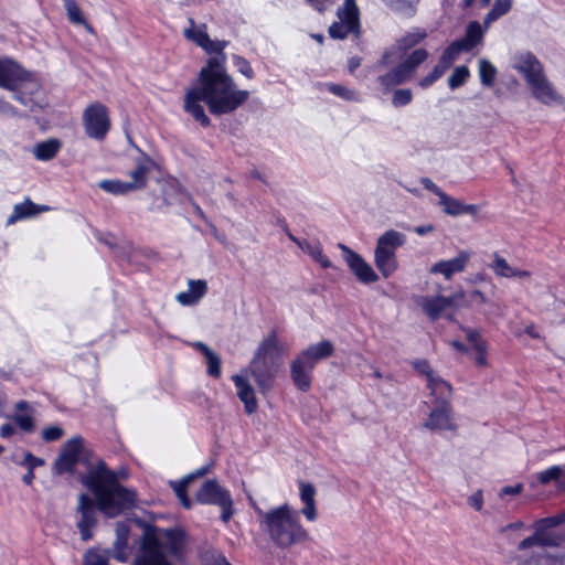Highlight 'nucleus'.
I'll return each mask as SVG.
<instances>
[{
  "instance_id": "nucleus-1",
  "label": "nucleus",
  "mask_w": 565,
  "mask_h": 565,
  "mask_svg": "<svg viewBox=\"0 0 565 565\" xmlns=\"http://www.w3.org/2000/svg\"><path fill=\"white\" fill-rule=\"evenodd\" d=\"M226 46L227 41L209 39L202 49L209 54L215 53L216 56L207 60L184 96V110L203 127H209L211 120L202 102L212 115L221 116L235 111L249 97L248 90L236 88L234 79L226 72V55L223 52Z\"/></svg>"
},
{
  "instance_id": "nucleus-2",
  "label": "nucleus",
  "mask_w": 565,
  "mask_h": 565,
  "mask_svg": "<svg viewBox=\"0 0 565 565\" xmlns=\"http://www.w3.org/2000/svg\"><path fill=\"white\" fill-rule=\"evenodd\" d=\"M61 451L86 466L87 471L79 481L94 494L97 509L103 514L115 518L135 507V490L121 486L116 472L108 469L104 460L90 461V451L85 449L83 437L77 435L70 438Z\"/></svg>"
},
{
  "instance_id": "nucleus-3",
  "label": "nucleus",
  "mask_w": 565,
  "mask_h": 565,
  "mask_svg": "<svg viewBox=\"0 0 565 565\" xmlns=\"http://www.w3.org/2000/svg\"><path fill=\"white\" fill-rule=\"evenodd\" d=\"M299 497L303 503L300 513L307 521L313 522L318 518L316 508V488L309 482H299ZM260 530L278 548L285 550L305 543L309 539L308 531L302 526L299 512L285 503L267 511L259 507L254 508Z\"/></svg>"
},
{
  "instance_id": "nucleus-4",
  "label": "nucleus",
  "mask_w": 565,
  "mask_h": 565,
  "mask_svg": "<svg viewBox=\"0 0 565 565\" xmlns=\"http://www.w3.org/2000/svg\"><path fill=\"white\" fill-rule=\"evenodd\" d=\"M402 55L399 49L392 47L386 50L381 58L373 65V70L379 73L391 66L386 72L379 74L376 78L384 94L390 93L398 85L409 82L417 67L427 60L428 52L425 49H417L404 61H401Z\"/></svg>"
},
{
  "instance_id": "nucleus-5",
  "label": "nucleus",
  "mask_w": 565,
  "mask_h": 565,
  "mask_svg": "<svg viewBox=\"0 0 565 565\" xmlns=\"http://www.w3.org/2000/svg\"><path fill=\"white\" fill-rule=\"evenodd\" d=\"M333 352L334 345L329 340H322L302 350L290 364V376L295 386L302 392L309 391L315 366L330 358Z\"/></svg>"
},
{
  "instance_id": "nucleus-6",
  "label": "nucleus",
  "mask_w": 565,
  "mask_h": 565,
  "mask_svg": "<svg viewBox=\"0 0 565 565\" xmlns=\"http://www.w3.org/2000/svg\"><path fill=\"white\" fill-rule=\"evenodd\" d=\"M273 353H279V343L275 331L259 343L248 367L241 371V374L246 375L247 379L248 375L254 379L262 393L271 388L277 372L273 363L267 360V356Z\"/></svg>"
},
{
  "instance_id": "nucleus-7",
  "label": "nucleus",
  "mask_w": 565,
  "mask_h": 565,
  "mask_svg": "<svg viewBox=\"0 0 565 565\" xmlns=\"http://www.w3.org/2000/svg\"><path fill=\"white\" fill-rule=\"evenodd\" d=\"M406 243V235L388 230L381 234L374 249V264L384 278L391 277L398 268L396 250Z\"/></svg>"
},
{
  "instance_id": "nucleus-8",
  "label": "nucleus",
  "mask_w": 565,
  "mask_h": 565,
  "mask_svg": "<svg viewBox=\"0 0 565 565\" xmlns=\"http://www.w3.org/2000/svg\"><path fill=\"white\" fill-rule=\"evenodd\" d=\"M148 532H151L156 537L160 539L158 548L170 565H174V561L179 562L183 559L186 543L185 534L180 527L162 529L146 524L143 534Z\"/></svg>"
},
{
  "instance_id": "nucleus-9",
  "label": "nucleus",
  "mask_w": 565,
  "mask_h": 565,
  "mask_svg": "<svg viewBox=\"0 0 565 565\" xmlns=\"http://www.w3.org/2000/svg\"><path fill=\"white\" fill-rule=\"evenodd\" d=\"M196 501L202 504H213L221 508V520L227 523L234 514L233 500L230 492L221 487L216 480L205 481L195 494Z\"/></svg>"
},
{
  "instance_id": "nucleus-10",
  "label": "nucleus",
  "mask_w": 565,
  "mask_h": 565,
  "mask_svg": "<svg viewBox=\"0 0 565 565\" xmlns=\"http://www.w3.org/2000/svg\"><path fill=\"white\" fill-rule=\"evenodd\" d=\"M563 522L562 516H548L537 520L534 523L533 535L522 540L519 545V551L527 550L532 546H558L562 537L553 532V529Z\"/></svg>"
},
{
  "instance_id": "nucleus-11",
  "label": "nucleus",
  "mask_w": 565,
  "mask_h": 565,
  "mask_svg": "<svg viewBox=\"0 0 565 565\" xmlns=\"http://www.w3.org/2000/svg\"><path fill=\"white\" fill-rule=\"evenodd\" d=\"M338 21L329 28V34L332 39L343 40L349 34L358 36L360 34V11L355 0H344L343 6L338 9Z\"/></svg>"
},
{
  "instance_id": "nucleus-12",
  "label": "nucleus",
  "mask_w": 565,
  "mask_h": 565,
  "mask_svg": "<svg viewBox=\"0 0 565 565\" xmlns=\"http://www.w3.org/2000/svg\"><path fill=\"white\" fill-rule=\"evenodd\" d=\"M83 125L87 137L104 140L110 129L107 107L99 102L88 105L83 111Z\"/></svg>"
},
{
  "instance_id": "nucleus-13",
  "label": "nucleus",
  "mask_w": 565,
  "mask_h": 565,
  "mask_svg": "<svg viewBox=\"0 0 565 565\" xmlns=\"http://www.w3.org/2000/svg\"><path fill=\"white\" fill-rule=\"evenodd\" d=\"M338 246L342 252L347 265L361 282L372 284L379 280L377 274L360 254L342 243Z\"/></svg>"
},
{
  "instance_id": "nucleus-14",
  "label": "nucleus",
  "mask_w": 565,
  "mask_h": 565,
  "mask_svg": "<svg viewBox=\"0 0 565 565\" xmlns=\"http://www.w3.org/2000/svg\"><path fill=\"white\" fill-rule=\"evenodd\" d=\"M159 540L151 532L142 534L132 565H170L158 548Z\"/></svg>"
},
{
  "instance_id": "nucleus-15",
  "label": "nucleus",
  "mask_w": 565,
  "mask_h": 565,
  "mask_svg": "<svg viewBox=\"0 0 565 565\" xmlns=\"http://www.w3.org/2000/svg\"><path fill=\"white\" fill-rule=\"evenodd\" d=\"M513 68L524 77L527 86L545 75L543 64L531 52L518 54L514 57Z\"/></svg>"
},
{
  "instance_id": "nucleus-16",
  "label": "nucleus",
  "mask_w": 565,
  "mask_h": 565,
  "mask_svg": "<svg viewBox=\"0 0 565 565\" xmlns=\"http://www.w3.org/2000/svg\"><path fill=\"white\" fill-rule=\"evenodd\" d=\"M423 426L431 431H456L452 406H433Z\"/></svg>"
},
{
  "instance_id": "nucleus-17",
  "label": "nucleus",
  "mask_w": 565,
  "mask_h": 565,
  "mask_svg": "<svg viewBox=\"0 0 565 565\" xmlns=\"http://www.w3.org/2000/svg\"><path fill=\"white\" fill-rule=\"evenodd\" d=\"M77 512L81 514V520L77 522V527L83 541L92 539V529L96 525V507L93 499L86 494L78 495Z\"/></svg>"
},
{
  "instance_id": "nucleus-18",
  "label": "nucleus",
  "mask_w": 565,
  "mask_h": 565,
  "mask_svg": "<svg viewBox=\"0 0 565 565\" xmlns=\"http://www.w3.org/2000/svg\"><path fill=\"white\" fill-rule=\"evenodd\" d=\"M31 74L23 70L15 61L0 58V87L15 90L19 83L28 81Z\"/></svg>"
},
{
  "instance_id": "nucleus-19",
  "label": "nucleus",
  "mask_w": 565,
  "mask_h": 565,
  "mask_svg": "<svg viewBox=\"0 0 565 565\" xmlns=\"http://www.w3.org/2000/svg\"><path fill=\"white\" fill-rule=\"evenodd\" d=\"M529 88L531 89L533 97L546 106L558 105L563 103L562 95L556 90L546 75L529 85Z\"/></svg>"
},
{
  "instance_id": "nucleus-20",
  "label": "nucleus",
  "mask_w": 565,
  "mask_h": 565,
  "mask_svg": "<svg viewBox=\"0 0 565 565\" xmlns=\"http://www.w3.org/2000/svg\"><path fill=\"white\" fill-rule=\"evenodd\" d=\"M282 226L284 232L288 236V238L294 242L299 248L306 252L308 255L312 257V259L320 264L322 268H330L332 266L330 259L323 254L322 246L319 242H308L305 239H299L296 237L287 226L285 220L279 221Z\"/></svg>"
},
{
  "instance_id": "nucleus-21",
  "label": "nucleus",
  "mask_w": 565,
  "mask_h": 565,
  "mask_svg": "<svg viewBox=\"0 0 565 565\" xmlns=\"http://www.w3.org/2000/svg\"><path fill=\"white\" fill-rule=\"evenodd\" d=\"M232 381L236 387V393L241 402L244 404L245 412L250 415L257 411L258 404L255 390L244 374L232 375Z\"/></svg>"
},
{
  "instance_id": "nucleus-22",
  "label": "nucleus",
  "mask_w": 565,
  "mask_h": 565,
  "mask_svg": "<svg viewBox=\"0 0 565 565\" xmlns=\"http://www.w3.org/2000/svg\"><path fill=\"white\" fill-rule=\"evenodd\" d=\"M470 253L466 250H461L458 255L448 260H440L431 266V274H440L446 279H450L452 275L462 273L466 269V266L469 262Z\"/></svg>"
},
{
  "instance_id": "nucleus-23",
  "label": "nucleus",
  "mask_w": 565,
  "mask_h": 565,
  "mask_svg": "<svg viewBox=\"0 0 565 565\" xmlns=\"http://www.w3.org/2000/svg\"><path fill=\"white\" fill-rule=\"evenodd\" d=\"M426 386L429 390L433 406H451L452 387L447 381L437 375Z\"/></svg>"
},
{
  "instance_id": "nucleus-24",
  "label": "nucleus",
  "mask_w": 565,
  "mask_h": 565,
  "mask_svg": "<svg viewBox=\"0 0 565 565\" xmlns=\"http://www.w3.org/2000/svg\"><path fill=\"white\" fill-rule=\"evenodd\" d=\"M452 303L450 298L437 296V297H422L418 305L423 311L431 319L437 320L441 312L450 307Z\"/></svg>"
},
{
  "instance_id": "nucleus-25",
  "label": "nucleus",
  "mask_w": 565,
  "mask_h": 565,
  "mask_svg": "<svg viewBox=\"0 0 565 565\" xmlns=\"http://www.w3.org/2000/svg\"><path fill=\"white\" fill-rule=\"evenodd\" d=\"M152 164L153 161L149 157H145L137 162L136 168L129 173L132 179L129 184L134 191L141 190L147 185V178Z\"/></svg>"
},
{
  "instance_id": "nucleus-26",
  "label": "nucleus",
  "mask_w": 565,
  "mask_h": 565,
  "mask_svg": "<svg viewBox=\"0 0 565 565\" xmlns=\"http://www.w3.org/2000/svg\"><path fill=\"white\" fill-rule=\"evenodd\" d=\"M482 39L483 30L480 23L478 21H471L466 29L465 35L460 40H457V42L465 52H470L482 42Z\"/></svg>"
},
{
  "instance_id": "nucleus-27",
  "label": "nucleus",
  "mask_w": 565,
  "mask_h": 565,
  "mask_svg": "<svg viewBox=\"0 0 565 565\" xmlns=\"http://www.w3.org/2000/svg\"><path fill=\"white\" fill-rule=\"evenodd\" d=\"M192 347L204 355L207 364V374L214 379H218L222 373L220 356L201 341L194 342Z\"/></svg>"
},
{
  "instance_id": "nucleus-28",
  "label": "nucleus",
  "mask_w": 565,
  "mask_h": 565,
  "mask_svg": "<svg viewBox=\"0 0 565 565\" xmlns=\"http://www.w3.org/2000/svg\"><path fill=\"white\" fill-rule=\"evenodd\" d=\"M207 470H209L207 466L203 467V468L196 470L195 473H190V475L185 476L182 480L172 482L173 490H174L177 497L179 498V500L181 501L182 505L185 509H190L191 508V501H190V499L186 495V487H188V484L194 478L204 476L207 472Z\"/></svg>"
},
{
  "instance_id": "nucleus-29",
  "label": "nucleus",
  "mask_w": 565,
  "mask_h": 565,
  "mask_svg": "<svg viewBox=\"0 0 565 565\" xmlns=\"http://www.w3.org/2000/svg\"><path fill=\"white\" fill-rule=\"evenodd\" d=\"M97 186L113 195H125L130 192H134L132 186L127 181H121L118 179H105L100 180L97 183Z\"/></svg>"
},
{
  "instance_id": "nucleus-30",
  "label": "nucleus",
  "mask_w": 565,
  "mask_h": 565,
  "mask_svg": "<svg viewBox=\"0 0 565 565\" xmlns=\"http://www.w3.org/2000/svg\"><path fill=\"white\" fill-rule=\"evenodd\" d=\"M61 148V142L56 139H50L35 146L33 153L38 160L47 161L56 156Z\"/></svg>"
},
{
  "instance_id": "nucleus-31",
  "label": "nucleus",
  "mask_w": 565,
  "mask_h": 565,
  "mask_svg": "<svg viewBox=\"0 0 565 565\" xmlns=\"http://www.w3.org/2000/svg\"><path fill=\"white\" fill-rule=\"evenodd\" d=\"M40 213L38 205L26 199L24 202L15 204L12 214L8 218V223L12 224L19 220L34 216Z\"/></svg>"
},
{
  "instance_id": "nucleus-32",
  "label": "nucleus",
  "mask_w": 565,
  "mask_h": 565,
  "mask_svg": "<svg viewBox=\"0 0 565 565\" xmlns=\"http://www.w3.org/2000/svg\"><path fill=\"white\" fill-rule=\"evenodd\" d=\"M497 73V67L490 61L486 58H481L479 61V77L483 86H493Z\"/></svg>"
},
{
  "instance_id": "nucleus-33",
  "label": "nucleus",
  "mask_w": 565,
  "mask_h": 565,
  "mask_svg": "<svg viewBox=\"0 0 565 565\" xmlns=\"http://www.w3.org/2000/svg\"><path fill=\"white\" fill-rule=\"evenodd\" d=\"M77 463L78 462L75 461L73 458L60 451L57 458L54 461L53 471L56 475H73Z\"/></svg>"
},
{
  "instance_id": "nucleus-34",
  "label": "nucleus",
  "mask_w": 565,
  "mask_h": 565,
  "mask_svg": "<svg viewBox=\"0 0 565 565\" xmlns=\"http://www.w3.org/2000/svg\"><path fill=\"white\" fill-rule=\"evenodd\" d=\"M529 565H565V553L564 554H537L531 556L527 561Z\"/></svg>"
},
{
  "instance_id": "nucleus-35",
  "label": "nucleus",
  "mask_w": 565,
  "mask_h": 565,
  "mask_svg": "<svg viewBox=\"0 0 565 565\" xmlns=\"http://www.w3.org/2000/svg\"><path fill=\"white\" fill-rule=\"evenodd\" d=\"M490 268L499 277L512 278L514 277V268L509 265L505 258L501 257L498 253L493 254V262Z\"/></svg>"
},
{
  "instance_id": "nucleus-36",
  "label": "nucleus",
  "mask_w": 565,
  "mask_h": 565,
  "mask_svg": "<svg viewBox=\"0 0 565 565\" xmlns=\"http://www.w3.org/2000/svg\"><path fill=\"white\" fill-rule=\"evenodd\" d=\"M327 89L333 95L348 100V102H360V95L354 90L347 86L340 84L329 83L326 84Z\"/></svg>"
},
{
  "instance_id": "nucleus-37",
  "label": "nucleus",
  "mask_w": 565,
  "mask_h": 565,
  "mask_svg": "<svg viewBox=\"0 0 565 565\" xmlns=\"http://www.w3.org/2000/svg\"><path fill=\"white\" fill-rule=\"evenodd\" d=\"M66 10L68 20L75 24H85L87 30H92L83 18L82 10L75 0H62Z\"/></svg>"
},
{
  "instance_id": "nucleus-38",
  "label": "nucleus",
  "mask_w": 565,
  "mask_h": 565,
  "mask_svg": "<svg viewBox=\"0 0 565 565\" xmlns=\"http://www.w3.org/2000/svg\"><path fill=\"white\" fill-rule=\"evenodd\" d=\"M462 203L447 193L439 199V205L443 206L444 212L451 216L462 215Z\"/></svg>"
},
{
  "instance_id": "nucleus-39",
  "label": "nucleus",
  "mask_w": 565,
  "mask_h": 565,
  "mask_svg": "<svg viewBox=\"0 0 565 565\" xmlns=\"http://www.w3.org/2000/svg\"><path fill=\"white\" fill-rule=\"evenodd\" d=\"M470 77V71L466 65L457 66L448 77V86L456 89L462 86Z\"/></svg>"
},
{
  "instance_id": "nucleus-40",
  "label": "nucleus",
  "mask_w": 565,
  "mask_h": 565,
  "mask_svg": "<svg viewBox=\"0 0 565 565\" xmlns=\"http://www.w3.org/2000/svg\"><path fill=\"white\" fill-rule=\"evenodd\" d=\"M413 100V92L409 88H397L392 94V105L396 108L404 107Z\"/></svg>"
},
{
  "instance_id": "nucleus-41",
  "label": "nucleus",
  "mask_w": 565,
  "mask_h": 565,
  "mask_svg": "<svg viewBox=\"0 0 565 565\" xmlns=\"http://www.w3.org/2000/svg\"><path fill=\"white\" fill-rule=\"evenodd\" d=\"M188 290L193 295V298H195L196 303L205 296L207 291V284L203 279H190L188 281Z\"/></svg>"
},
{
  "instance_id": "nucleus-42",
  "label": "nucleus",
  "mask_w": 565,
  "mask_h": 565,
  "mask_svg": "<svg viewBox=\"0 0 565 565\" xmlns=\"http://www.w3.org/2000/svg\"><path fill=\"white\" fill-rule=\"evenodd\" d=\"M563 473V469L559 466H552L537 473V480L542 484H547L552 481L559 479Z\"/></svg>"
},
{
  "instance_id": "nucleus-43",
  "label": "nucleus",
  "mask_w": 565,
  "mask_h": 565,
  "mask_svg": "<svg viewBox=\"0 0 565 565\" xmlns=\"http://www.w3.org/2000/svg\"><path fill=\"white\" fill-rule=\"evenodd\" d=\"M413 367L420 374L425 375L426 382L428 383L431 379L438 374L431 369L429 362L425 359L415 360L412 362Z\"/></svg>"
},
{
  "instance_id": "nucleus-44",
  "label": "nucleus",
  "mask_w": 565,
  "mask_h": 565,
  "mask_svg": "<svg viewBox=\"0 0 565 565\" xmlns=\"http://www.w3.org/2000/svg\"><path fill=\"white\" fill-rule=\"evenodd\" d=\"M12 418L21 430L26 433L34 430V419L31 414H14Z\"/></svg>"
},
{
  "instance_id": "nucleus-45",
  "label": "nucleus",
  "mask_w": 565,
  "mask_h": 565,
  "mask_svg": "<svg viewBox=\"0 0 565 565\" xmlns=\"http://www.w3.org/2000/svg\"><path fill=\"white\" fill-rule=\"evenodd\" d=\"M64 429L61 426L56 425L45 427L42 430L41 437L45 443H52L60 440L64 436Z\"/></svg>"
},
{
  "instance_id": "nucleus-46",
  "label": "nucleus",
  "mask_w": 565,
  "mask_h": 565,
  "mask_svg": "<svg viewBox=\"0 0 565 565\" xmlns=\"http://www.w3.org/2000/svg\"><path fill=\"white\" fill-rule=\"evenodd\" d=\"M232 58L235 67L241 74H243L248 79L254 77L253 67L246 58L239 55H233Z\"/></svg>"
},
{
  "instance_id": "nucleus-47",
  "label": "nucleus",
  "mask_w": 565,
  "mask_h": 565,
  "mask_svg": "<svg viewBox=\"0 0 565 565\" xmlns=\"http://www.w3.org/2000/svg\"><path fill=\"white\" fill-rule=\"evenodd\" d=\"M17 465L25 467L29 470H34L45 463L44 459L35 457L33 454L26 451L23 455V459L15 461Z\"/></svg>"
},
{
  "instance_id": "nucleus-48",
  "label": "nucleus",
  "mask_w": 565,
  "mask_h": 565,
  "mask_svg": "<svg viewBox=\"0 0 565 565\" xmlns=\"http://www.w3.org/2000/svg\"><path fill=\"white\" fill-rule=\"evenodd\" d=\"M184 34L188 39L194 41L199 46H205V43L209 41L210 36L205 31L186 29Z\"/></svg>"
},
{
  "instance_id": "nucleus-49",
  "label": "nucleus",
  "mask_w": 565,
  "mask_h": 565,
  "mask_svg": "<svg viewBox=\"0 0 565 565\" xmlns=\"http://www.w3.org/2000/svg\"><path fill=\"white\" fill-rule=\"evenodd\" d=\"M425 38H426L425 31H416V32L409 33L401 40V47H403L404 50L409 49V47L416 45L417 43H419Z\"/></svg>"
},
{
  "instance_id": "nucleus-50",
  "label": "nucleus",
  "mask_w": 565,
  "mask_h": 565,
  "mask_svg": "<svg viewBox=\"0 0 565 565\" xmlns=\"http://www.w3.org/2000/svg\"><path fill=\"white\" fill-rule=\"evenodd\" d=\"M466 338L471 343L473 349H487V343L482 340L481 334L475 329H465Z\"/></svg>"
},
{
  "instance_id": "nucleus-51",
  "label": "nucleus",
  "mask_w": 565,
  "mask_h": 565,
  "mask_svg": "<svg viewBox=\"0 0 565 565\" xmlns=\"http://www.w3.org/2000/svg\"><path fill=\"white\" fill-rule=\"evenodd\" d=\"M461 52L465 51L461 49L457 41H454L444 50L441 55L454 63Z\"/></svg>"
},
{
  "instance_id": "nucleus-52",
  "label": "nucleus",
  "mask_w": 565,
  "mask_h": 565,
  "mask_svg": "<svg viewBox=\"0 0 565 565\" xmlns=\"http://www.w3.org/2000/svg\"><path fill=\"white\" fill-rule=\"evenodd\" d=\"M387 6L399 12H409L413 10V3L411 0H384Z\"/></svg>"
},
{
  "instance_id": "nucleus-53",
  "label": "nucleus",
  "mask_w": 565,
  "mask_h": 565,
  "mask_svg": "<svg viewBox=\"0 0 565 565\" xmlns=\"http://www.w3.org/2000/svg\"><path fill=\"white\" fill-rule=\"evenodd\" d=\"M444 74L441 72H439L437 68H433V71L424 76L419 82H418V85L423 88V89H426L428 87H430L435 82H437Z\"/></svg>"
},
{
  "instance_id": "nucleus-54",
  "label": "nucleus",
  "mask_w": 565,
  "mask_h": 565,
  "mask_svg": "<svg viewBox=\"0 0 565 565\" xmlns=\"http://www.w3.org/2000/svg\"><path fill=\"white\" fill-rule=\"evenodd\" d=\"M129 556L128 544L125 546L122 543H115L113 557L118 562H126Z\"/></svg>"
},
{
  "instance_id": "nucleus-55",
  "label": "nucleus",
  "mask_w": 565,
  "mask_h": 565,
  "mask_svg": "<svg viewBox=\"0 0 565 565\" xmlns=\"http://www.w3.org/2000/svg\"><path fill=\"white\" fill-rule=\"evenodd\" d=\"M468 504L476 511H481L483 507L482 490H478L468 498Z\"/></svg>"
},
{
  "instance_id": "nucleus-56",
  "label": "nucleus",
  "mask_w": 565,
  "mask_h": 565,
  "mask_svg": "<svg viewBox=\"0 0 565 565\" xmlns=\"http://www.w3.org/2000/svg\"><path fill=\"white\" fill-rule=\"evenodd\" d=\"M420 183L424 185L426 190L437 195L439 199L441 195L445 194V192L429 178H422Z\"/></svg>"
},
{
  "instance_id": "nucleus-57",
  "label": "nucleus",
  "mask_w": 565,
  "mask_h": 565,
  "mask_svg": "<svg viewBox=\"0 0 565 565\" xmlns=\"http://www.w3.org/2000/svg\"><path fill=\"white\" fill-rule=\"evenodd\" d=\"M512 3V0H494L492 9L502 17L511 10Z\"/></svg>"
},
{
  "instance_id": "nucleus-58",
  "label": "nucleus",
  "mask_w": 565,
  "mask_h": 565,
  "mask_svg": "<svg viewBox=\"0 0 565 565\" xmlns=\"http://www.w3.org/2000/svg\"><path fill=\"white\" fill-rule=\"evenodd\" d=\"M175 299L182 306H193L196 303L195 298H193V295L189 290L179 292Z\"/></svg>"
},
{
  "instance_id": "nucleus-59",
  "label": "nucleus",
  "mask_w": 565,
  "mask_h": 565,
  "mask_svg": "<svg viewBox=\"0 0 565 565\" xmlns=\"http://www.w3.org/2000/svg\"><path fill=\"white\" fill-rule=\"evenodd\" d=\"M523 490V486L522 483H516L514 486H505L503 487L501 490H500V493L499 495L500 497H504V495H516V494H520Z\"/></svg>"
},
{
  "instance_id": "nucleus-60",
  "label": "nucleus",
  "mask_w": 565,
  "mask_h": 565,
  "mask_svg": "<svg viewBox=\"0 0 565 565\" xmlns=\"http://www.w3.org/2000/svg\"><path fill=\"white\" fill-rule=\"evenodd\" d=\"M84 565H107L106 559L97 553H89L85 557Z\"/></svg>"
},
{
  "instance_id": "nucleus-61",
  "label": "nucleus",
  "mask_w": 565,
  "mask_h": 565,
  "mask_svg": "<svg viewBox=\"0 0 565 565\" xmlns=\"http://www.w3.org/2000/svg\"><path fill=\"white\" fill-rule=\"evenodd\" d=\"M128 533L129 529L125 524H119L117 526V541L116 543H122L125 546L128 544Z\"/></svg>"
},
{
  "instance_id": "nucleus-62",
  "label": "nucleus",
  "mask_w": 565,
  "mask_h": 565,
  "mask_svg": "<svg viewBox=\"0 0 565 565\" xmlns=\"http://www.w3.org/2000/svg\"><path fill=\"white\" fill-rule=\"evenodd\" d=\"M476 353H475V356H473V361L476 363L477 366H486L487 365V349H476L475 350Z\"/></svg>"
},
{
  "instance_id": "nucleus-63",
  "label": "nucleus",
  "mask_w": 565,
  "mask_h": 565,
  "mask_svg": "<svg viewBox=\"0 0 565 565\" xmlns=\"http://www.w3.org/2000/svg\"><path fill=\"white\" fill-rule=\"evenodd\" d=\"M451 65H452V62H450L445 56L440 55L439 61H438L437 65L435 66V68H437L443 74H445L450 68Z\"/></svg>"
},
{
  "instance_id": "nucleus-64",
  "label": "nucleus",
  "mask_w": 565,
  "mask_h": 565,
  "mask_svg": "<svg viewBox=\"0 0 565 565\" xmlns=\"http://www.w3.org/2000/svg\"><path fill=\"white\" fill-rule=\"evenodd\" d=\"M524 526V523L522 521H516L510 524H507L500 529V533L504 534L509 531H518L521 530Z\"/></svg>"
}]
</instances>
